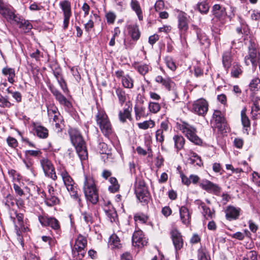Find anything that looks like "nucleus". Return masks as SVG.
I'll list each match as a JSON object with an SVG mask.
<instances>
[{"mask_svg":"<svg viewBox=\"0 0 260 260\" xmlns=\"http://www.w3.org/2000/svg\"><path fill=\"white\" fill-rule=\"evenodd\" d=\"M109 182L111 184L108 189L111 192H115L119 190V185L118 183L117 179L114 177H111L109 179Z\"/></svg>","mask_w":260,"mask_h":260,"instance_id":"ea45409f","label":"nucleus"},{"mask_svg":"<svg viewBox=\"0 0 260 260\" xmlns=\"http://www.w3.org/2000/svg\"><path fill=\"white\" fill-rule=\"evenodd\" d=\"M119 117L120 120L121 122H124L126 119H131V111L128 110V109H125L123 111H120L119 113Z\"/></svg>","mask_w":260,"mask_h":260,"instance_id":"c03bdc74","label":"nucleus"},{"mask_svg":"<svg viewBox=\"0 0 260 260\" xmlns=\"http://www.w3.org/2000/svg\"><path fill=\"white\" fill-rule=\"evenodd\" d=\"M87 223H90L92 222V217L89 213L85 212L82 214L81 217Z\"/></svg>","mask_w":260,"mask_h":260,"instance_id":"69168bd1","label":"nucleus"},{"mask_svg":"<svg viewBox=\"0 0 260 260\" xmlns=\"http://www.w3.org/2000/svg\"><path fill=\"white\" fill-rule=\"evenodd\" d=\"M257 253L255 251H250L246 254V257L249 260H257Z\"/></svg>","mask_w":260,"mask_h":260,"instance_id":"338daca9","label":"nucleus"},{"mask_svg":"<svg viewBox=\"0 0 260 260\" xmlns=\"http://www.w3.org/2000/svg\"><path fill=\"white\" fill-rule=\"evenodd\" d=\"M132 241L133 245L138 247L143 246L147 243L145 238H144L143 233L141 231L134 232Z\"/></svg>","mask_w":260,"mask_h":260,"instance_id":"f3484780","label":"nucleus"},{"mask_svg":"<svg viewBox=\"0 0 260 260\" xmlns=\"http://www.w3.org/2000/svg\"><path fill=\"white\" fill-rule=\"evenodd\" d=\"M245 61L247 65L250 63L255 65L257 62H260V51L257 52L255 49H250L248 55L245 56Z\"/></svg>","mask_w":260,"mask_h":260,"instance_id":"4468645a","label":"nucleus"},{"mask_svg":"<svg viewBox=\"0 0 260 260\" xmlns=\"http://www.w3.org/2000/svg\"><path fill=\"white\" fill-rule=\"evenodd\" d=\"M116 93L118 97L120 104L121 105L123 104L126 100L125 92L120 88H117L116 90Z\"/></svg>","mask_w":260,"mask_h":260,"instance_id":"603ef678","label":"nucleus"},{"mask_svg":"<svg viewBox=\"0 0 260 260\" xmlns=\"http://www.w3.org/2000/svg\"><path fill=\"white\" fill-rule=\"evenodd\" d=\"M98 17V15L96 14H93V16H92L91 15L89 16V19H88V18H87L85 19H80V20L82 23L84 24V27L86 31H89L94 26L93 18H96Z\"/></svg>","mask_w":260,"mask_h":260,"instance_id":"a878e982","label":"nucleus"},{"mask_svg":"<svg viewBox=\"0 0 260 260\" xmlns=\"http://www.w3.org/2000/svg\"><path fill=\"white\" fill-rule=\"evenodd\" d=\"M23 215L21 214H18L16 215L15 219L16 226L18 228H22L23 225Z\"/></svg>","mask_w":260,"mask_h":260,"instance_id":"4d7b16f0","label":"nucleus"},{"mask_svg":"<svg viewBox=\"0 0 260 260\" xmlns=\"http://www.w3.org/2000/svg\"><path fill=\"white\" fill-rule=\"evenodd\" d=\"M39 220L41 224L44 226H50L54 230H57L60 228L58 220L55 218L41 216L39 217Z\"/></svg>","mask_w":260,"mask_h":260,"instance_id":"ddd939ff","label":"nucleus"},{"mask_svg":"<svg viewBox=\"0 0 260 260\" xmlns=\"http://www.w3.org/2000/svg\"><path fill=\"white\" fill-rule=\"evenodd\" d=\"M106 17L108 23L112 24L114 22L116 16L114 13L110 12L106 14Z\"/></svg>","mask_w":260,"mask_h":260,"instance_id":"13d9d810","label":"nucleus"},{"mask_svg":"<svg viewBox=\"0 0 260 260\" xmlns=\"http://www.w3.org/2000/svg\"><path fill=\"white\" fill-rule=\"evenodd\" d=\"M59 5L63 13V28L65 30L69 26L70 19L72 15L71 3L64 0L61 2Z\"/></svg>","mask_w":260,"mask_h":260,"instance_id":"6e6552de","label":"nucleus"},{"mask_svg":"<svg viewBox=\"0 0 260 260\" xmlns=\"http://www.w3.org/2000/svg\"><path fill=\"white\" fill-rule=\"evenodd\" d=\"M96 121L102 132L105 136H108L112 133L111 124L104 111L102 110L98 111L96 115Z\"/></svg>","mask_w":260,"mask_h":260,"instance_id":"7ed1b4c3","label":"nucleus"},{"mask_svg":"<svg viewBox=\"0 0 260 260\" xmlns=\"http://www.w3.org/2000/svg\"><path fill=\"white\" fill-rule=\"evenodd\" d=\"M11 106V104L8 99L0 95V107L9 108Z\"/></svg>","mask_w":260,"mask_h":260,"instance_id":"5fc2aeb1","label":"nucleus"},{"mask_svg":"<svg viewBox=\"0 0 260 260\" xmlns=\"http://www.w3.org/2000/svg\"><path fill=\"white\" fill-rule=\"evenodd\" d=\"M40 162L45 175L54 180H56L57 176L51 162L48 159L44 158L41 160Z\"/></svg>","mask_w":260,"mask_h":260,"instance_id":"1a4fd4ad","label":"nucleus"},{"mask_svg":"<svg viewBox=\"0 0 260 260\" xmlns=\"http://www.w3.org/2000/svg\"><path fill=\"white\" fill-rule=\"evenodd\" d=\"M131 7L133 10L136 13L139 19L140 20H143L142 11L139 3L135 0H133L131 2Z\"/></svg>","mask_w":260,"mask_h":260,"instance_id":"f704fd0d","label":"nucleus"},{"mask_svg":"<svg viewBox=\"0 0 260 260\" xmlns=\"http://www.w3.org/2000/svg\"><path fill=\"white\" fill-rule=\"evenodd\" d=\"M179 127L182 133L191 142L196 145L202 144V140L196 135L197 131L193 126L187 122H182V123L179 124Z\"/></svg>","mask_w":260,"mask_h":260,"instance_id":"20e7f679","label":"nucleus"},{"mask_svg":"<svg viewBox=\"0 0 260 260\" xmlns=\"http://www.w3.org/2000/svg\"><path fill=\"white\" fill-rule=\"evenodd\" d=\"M86 244L87 241L85 237L80 235L77 237L74 245V249L81 255L82 257L84 255V249Z\"/></svg>","mask_w":260,"mask_h":260,"instance_id":"dca6fc26","label":"nucleus"},{"mask_svg":"<svg viewBox=\"0 0 260 260\" xmlns=\"http://www.w3.org/2000/svg\"><path fill=\"white\" fill-rule=\"evenodd\" d=\"M191 28L196 31L197 37L201 44L204 45L208 44L209 41L206 36L204 34L201 33V30L194 25L191 26Z\"/></svg>","mask_w":260,"mask_h":260,"instance_id":"473e14b6","label":"nucleus"},{"mask_svg":"<svg viewBox=\"0 0 260 260\" xmlns=\"http://www.w3.org/2000/svg\"><path fill=\"white\" fill-rule=\"evenodd\" d=\"M249 88L252 91H257L260 88V79L254 77L249 83Z\"/></svg>","mask_w":260,"mask_h":260,"instance_id":"a18cd8bd","label":"nucleus"},{"mask_svg":"<svg viewBox=\"0 0 260 260\" xmlns=\"http://www.w3.org/2000/svg\"><path fill=\"white\" fill-rule=\"evenodd\" d=\"M14 21L19 24V27L26 30H29L32 28V25L28 20H26L20 18L14 14V17L12 19L11 21Z\"/></svg>","mask_w":260,"mask_h":260,"instance_id":"bb28decb","label":"nucleus"},{"mask_svg":"<svg viewBox=\"0 0 260 260\" xmlns=\"http://www.w3.org/2000/svg\"><path fill=\"white\" fill-rule=\"evenodd\" d=\"M41 151L40 149L35 150H28L25 151V154L27 156H31L34 157H37L41 154Z\"/></svg>","mask_w":260,"mask_h":260,"instance_id":"6e6d98bb","label":"nucleus"},{"mask_svg":"<svg viewBox=\"0 0 260 260\" xmlns=\"http://www.w3.org/2000/svg\"><path fill=\"white\" fill-rule=\"evenodd\" d=\"M34 129L37 135L40 138H46L48 136V132L46 128L41 125H34Z\"/></svg>","mask_w":260,"mask_h":260,"instance_id":"cd10ccee","label":"nucleus"},{"mask_svg":"<svg viewBox=\"0 0 260 260\" xmlns=\"http://www.w3.org/2000/svg\"><path fill=\"white\" fill-rule=\"evenodd\" d=\"M243 72L242 67L238 64H235L232 67L231 74L233 77L238 78Z\"/></svg>","mask_w":260,"mask_h":260,"instance_id":"a19ab883","label":"nucleus"},{"mask_svg":"<svg viewBox=\"0 0 260 260\" xmlns=\"http://www.w3.org/2000/svg\"><path fill=\"white\" fill-rule=\"evenodd\" d=\"M138 126L140 129H147L149 128L153 127L155 126V122L152 120H146L138 123Z\"/></svg>","mask_w":260,"mask_h":260,"instance_id":"37998d69","label":"nucleus"},{"mask_svg":"<svg viewBox=\"0 0 260 260\" xmlns=\"http://www.w3.org/2000/svg\"><path fill=\"white\" fill-rule=\"evenodd\" d=\"M155 137L157 141L162 143L164 141V132L161 130L158 129L156 132Z\"/></svg>","mask_w":260,"mask_h":260,"instance_id":"0e129e2a","label":"nucleus"},{"mask_svg":"<svg viewBox=\"0 0 260 260\" xmlns=\"http://www.w3.org/2000/svg\"><path fill=\"white\" fill-rule=\"evenodd\" d=\"M210 8V6L207 1H203L197 5L196 9L202 14H206Z\"/></svg>","mask_w":260,"mask_h":260,"instance_id":"7c9ffc66","label":"nucleus"},{"mask_svg":"<svg viewBox=\"0 0 260 260\" xmlns=\"http://www.w3.org/2000/svg\"><path fill=\"white\" fill-rule=\"evenodd\" d=\"M7 142L8 145L12 148H15L17 146V141L14 138L10 137H8L7 139Z\"/></svg>","mask_w":260,"mask_h":260,"instance_id":"e2e57ef3","label":"nucleus"},{"mask_svg":"<svg viewBox=\"0 0 260 260\" xmlns=\"http://www.w3.org/2000/svg\"><path fill=\"white\" fill-rule=\"evenodd\" d=\"M200 185L203 189L209 192H218L220 190L217 185L208 180L203 181Z\"/></svg>","mask_w":260,"mask_h":260,"instance_id":"b1692460","label":"nucleus"},{"mask_svg":"<svg viewBox=\"0 0 260 260\" xmlns=\"http://www.w3.org/2000/svg\"><path fill=\"white\" fill-rule=\"evenodd\" d=\"M52 93L55 96L56 100L62 105L67 107L71 106V103L59 91L54 89L51 90Z\"/></svg>","mask_w":260,"mask_h":260,"instance_id":"5701e85b","label":"nucleus"},{"mask_svg":"<svg viewBox=\"0 0 260 260\" xmlns=\"http://www.w3.org/2000/svg\"><path fill=\"white\" fill-rule=\"evenodd\" d=\"M148 108L150 112L156 113L160 110V106L158 103L150 102L149 104Z\"/></svg>","mask_w":260,"mask_h":260,"instance_id":"8fccbe9b","label":"nucleus"},{"mask_svg":"<svg viewBox=\"0 0 260 260\" xmlns=\"http://www.w3.org/2000/svg\"><path fill=\"white\" fill-rule=\"evenodd\" d=\"M187 155L190 164L199 166H201L203 165V162L200 157L196 153L192 151H190L188 152Z\"/></svg>","mask_w":260,"mask_h":260,"instance_id":"c85d7f7f","label":"nucleus"},{"mask_svg":"<svg viewBox=\"0 0 260 260\" xmlns=\"http://www.w3.org/2000/svg\"><path fill=\"white\" fill-rule=\"evenodd\" d=\"M178 28L180 31L181 36L185 38V33L188 28V19L186 14L183 12H180L178 16Z\"/></svg>","mask_w":260,"mask_h":260,"instance_id":"9b49d317","label":"nucleus"},{"mask_svg":"<svg viewBox=\"0 0 260 260\" xmlns=\"http://www.w3.org/2000/svg\"><path fill=\"white\" fill-rule=\"evenodd\" d=\"M58 200L55 194H47L45 197V203L48 206H52L58 203Z\"/></svg>","mask_w":260,"mask_h":260,"instance_id":"58836bf2","label":"nucleus"},{"mask_svg":"<svg viewBox=\"0 0 260 260\" xmlns=\"http://www.w3.org/2000/svg\"><path fill=\"white\" fill-rule=\"evenodd\" d=\"M121 82L125 88H132L134 86V80L128 75H125L122 78Z\"/></svg>","mask_w":260,"mask_h":260,"instance_id":"e433bc0d","label":"nucleus"},{"mask_svg":"<svg viewBox=\"0 0 260 260\" xmlns=\"http://www.w3.org/2000/svg\"><path fill=\"white\" fill-rule=\"evenodd\" d=\"M136 193L138 199L141 202L146 203L149 199V192L145 186L142 187H137Z\"/></svg>","mask_w":260,"mask_h":260,"instance_id":"a211bd4d","label":"nucleus"},{"mask_svg":"<svg viewBox=\"0 0 260 260\" xmlns=\"http://www.w3.org/2000/svg\"><path fill=\"white\" fill-rule=\"evenodd\" d=\"M165 6V4L163 1L158 0L157 1L155 4V9L156 11H159L162 9H164Z\"/></svg>","mask_w":260,"mask_h":260,"instance_id":"774afa93","label":"nucleus"},{"mask_svg":"<svg viewBox=\"0 0 260 260\" xmlns=\"http://www.w3.org/2000/svg\"><path fill=\"white\" fill-rule=\"evenodd\" d=\"M192 109L198 115H203L208 111L207 102L204 99H199L193 103Z\"/></svg>","mask_w":260,"mask_h":260,"instance_id":"9d476101","label":"nucleus"},{"mask_svg":"<svg viewBox=\"0 0 260 260\" xmlns=\"http://www.w3.org/2000/svg\"><path fill=\"white\" fill-rule=\"evenodd\" d=\"M0 14L8 21H11L14 17V12L3 0H0Z\"/></svg>","mask_w":260,"mask_h":260,"instance_id":"2eb2a0df","label":"nucleus"},{"mask_svg":"<svg viewBox=\"0 0 260 260\" xmlns=\"http://www.w3.org/2000/svg\"><path fill=\"white\" fill-rule=\"evenodd\" d=\"M180 217L181 220L184 224L188 225L190 223L191 215L188 209L182 206L179 210Z\"/></svg>","mask_w":260,"mask_h":260,"instance_id":"412c9836","label":"nucleus"},{"mask_svg":"<svg viewBox=\"0 0 260 260\" xmlns=\"http://www.w3.org/2000/svg\"><path fill=\"white\" fill-rule=\"evenodd\" d=\"M171 237L176 250L180 249L183 245V240L181 233L177 229L171 231Z\"/></svg>","mask_w":260,"mask_h":260,"instance_id":"f8f14e48","label":"nucleus"},{"mask_svg":"<svg viewBox=\"0 0 260 260\" xmlns=\"http://www.w3.org/2000/svg\"><path fill=\"white\" fill-rule=\"evenodd\" d=\"M156 82L162 84L169 90L174 89L175 84L169 78H164L161 76H158L155 78Z\"/></svg>","mask_w":260,"mask_h":260,"instance_id":"4be33fe9","label":"nucleus"},{"mask_svg":"<svg viewBox=\"0 0 260 260\" xmlns=\"http://www.w3.org/2000/svg\"><path fill=\"white\" fill-rule=\"evenodd\" d=\"M48 115L50 119H51L53 115L58 114L57 108L54 105H50L47 107Z\"/></svg>","mask_w":260,"mask_h":260,"instance_id":"09e8293b","label":"nucleus"},{"mask_svg":"<svg viewBox=\"0 0 260 260\" xmlns=\"http://www.w3.org/2000/svg\"><path fill=\"white\" fill-rule=\"evenodd\" d=\"M198 256L199 260H210L209 255L203 250L199 251Z\"/></svg>","mask_w":260,"mask_h":260,"instance_id":"052dcab7","label":"nucleus"},{"mask_svg":"<svg viewBox=\"0 0 260 260\" xmlns=\"http://www.w3.org/2000/svg\"><path fill=\"white\" fill-rule=\"evenodd\" d=\"M134 219L136 222L140 223H145L147 219V216L141 213H137L134 216Z\"/></svg>","mask_w":260,"mask_h":260,"instance_id":"3c124183","label":"nucleus"},{"mask_svg":"<svg viewBox=\"0 0 260 260\" xmlns=\"http://www.w3.org/2000/svg\"><path fill=\"white\" fill-rule=\"evenodd\" d=\"M81 9L83 12V18H82L81 19L87 18L89 13V6L87 4L84 3L81 8Z\"/></svg>","mask_w":260,"mask_h":260,"instance_id":"bf43d9fd","label":"nucleus"},{"mask_svg":"<svg viewBox=\"0 0 260 260\" xmlns=\"http://www.w3.org/2000/svg\"><path fill=\"white\" fill-rule=\"evenodd\" d=\"M83 190L86 199L92 204H96L99 199L98 190L94 181L91 177L85 178Z\"/></svg>","mask_w":260,"mask_h":260,"instance_id":"f03ea898","label":"nucleus"},{"mask_svg":"<svg viewBox=\"0 0 260 260\" xmlns=\"http://www.w3.org/2000/svg\"><path fill=\"white\" fill-rule=\"evenodd\" d=\"M2 73L4 75L8 76V80L10 83H13L14 82L15 73L13 69L5 68L2 70Z\"/></svg>","mask_w":260,"mask_h":260,"instance_id":"2f4dec72","label":"nucleus"},{"mask_svg":"<svg viewBox=\"0 0 260 260\" xmlns=\"http://www.w3.org/2000/svg\"><path fill=\"white\" fill-rule=\"evenodd\" d=\"M211 124L213 127L216 128L218 131L223 132L227 127L226 123L223 114L218 110H215L213 115Z\"/></svg>","mask_w":260,"mask_h":260,"instance_id":"0eeeda50","label":"nucleus"},{"mask_svg":"<svg viewBox=\"0 0 260 260\" xmlns=\"http://www.w3.org/2000/svg\"><path fill=\"white\" fill-rule=\"evenodd\" d=\"M70 135L72 143L75 146L81 160H85L87 158L88 154L85 142L80 133L76 129H71L70 131Z\"/></svg>","mask_w":260,"mask_h":260,"instance_id":"f257e3e1","label":"nucleus"},{"mask_svg":"<svg viewBox=\"0 0 260 260\" xmlns=\"http://www.w3.org/2000/svg\"><path fill=\"white\" fill-rule=\"evenodd\" d=\"M232 62V56L230 51L224 52L222 55V63L225 68L229 69Z\"/></svg>","mask_w":260,"mask_h":260,"instance_id":"72a5a7b5","label":"nucleus"},{"mask_svg":"<svg viewBox=\"0 0 260 260\" xmlns=\"http://www.w3.org/2000/svg\"><path fill=\"white\" fill-rule=\"evenodd\" d=\"M136 119L139 120L141 118H146L148 115V113L146 108L141 104H136L134 107Z\"/></svg>","mask_w":260,"mask_h":260,"instance_id":"aec40b11","label":"nucleus"},{"mask_svg":"<svg viewBox=\"0 0 260 260\" xmlns=\"http://www.w3.org/2000/svg\"><path fill=\"white\" fill-rule=\"evenodd\" d=\"M212 12L213 15L218 18H220L226 14L225 9L219 5L216 4L213 6Z\"/></svg>","mask_w":260,"mask_h":260,"instance_id":"c756f323","label":"nucleus"},{"mask_svg":"<svg viewBox=\"0 0 260 260\" xmlns=\"http://www.w3.org/2000/svg\"><path fill=\"white\" fill-rule=\"evenodd\" d=\"M137 69L139 73L142 75L147 74L149 70V68L147 64L139 65L137 67Z\"/></svg>","mask_w":260,"mask_h":260,"instance_id":"864d4df0","label":"nucleus"},{"mask_svg":"<svg viewBox=\"0 0 260 260\" xmlns=\"http://www.w3.org/2000/svg\"><path fill=\"white\" fill-rule=\"evenodd\" d=\"M173 140L175 142V145L177 149H181L183 148L185 140L183 137L181 136L175 135L173 137Z\"/></svg>","mask_w":260,"mask_h":260,"instance_id":"79ce46f5","label":"nucleus"},{"mask_svg":"<svg viewBox=\"0 0 260 260\" xmlns=\"http://www.w3.org/2000/svg\"><path fill=\"white\" fill-rule=\"evenodd\" d=\"M251 113L253 118H257L258 115L260 114V108L257 101L253 102Z\"/></svg>","mask_w":260,"mask_h":260,"instance_id":"de8ad7c7","label":"nucleus"},{"mask_svg":"<svg viewBox=\"0 0 260 260\" xmlns=\"http://www.w3.org/2000/svg\"><path fill=\"white\" fill-rule=\"evenodd\" d=\"M166 62L167 66L170 70L172 71H175L176 69V64L172 58H167L166 59Z\"/></svg>","mask_w":260,"mask_h":260,"instance_id":"680f3d73","label":"nucleus"},{"mask_svg":"<svg viewBox=\"0 0 260 260\" xmlns=\"http://www.w3.org/2000/svg\"><path fill=\"white\" fill-rule=\"evenodd\" d=\"M240 212V209L234 206H228L225 210L226 218L228 220L236 219L238 218Z\"/></svg>","mask_w":260,"mask_h":260,"instance_id":"6ab92c4d","label":"nucleus"},{"mask_svg":"<svg viewBox=\"0 0 260 260\" xmlns=\"http://www.w3.org/2000/svg\"><path fill=\"white\" fill-rule=\"evenodd\" d=\"M109 244L113 246V247L118 248L120 245L119 238L115 234L112 235L110 238Z\"/></svg>","mask_w":260,"mask_h":260,"instance_id":"49530a36","label":"nucleus"},{"mask_svg":"<svg viewBox=\"0 0 260 260\" xmlns=\"http://www.w3.org/2000/svg\"><path fill=\"white\" fill-rule=\"evenodd\" d=\"M60 176H61L64 184L71 196L76 199L79 204H80L81 199L78 197L77 192V188L73 179L65 170L60 172Z\"/></svg>","mask_w":260,"mask_h":260,"instance_id":"423d86ee","label":"nucleus"},{"mask_svg":"<svg viewBox=\"0 0 260 260\" xmlns=\"http://www.w3.org/2000/svg\"><path fill=\"white\" fill-rule=\"evenodd\" d=\"M247 109L246 107H244L241 112V121L243 126L246 128L249 127L250 125V120L248 117L246 115Z\"/></svg>","mask_w":260,"mask_h":260,"instance_id":"4c0bfd02","label":"nucleus"},{"mask_svg":"<svg viewBox=\"0 0 260 260\" xmlns=\"http://www.w3.org/2000/svg\"><path fill=\"white\" fill-rule=\"evenodd\" d=\"M197 204H200L203 210V214L205 218L208 217L212 218L214 215V211H212L210 209L205 205L204 203L201 202L200 201H197Z\"/></svg>","mask_w":260,"mask_h":260,"instance_id":"c9c22d12","label":"nucleus"},{"mask_svg":"<svg viewBox=\"0 0 260 260\" xmlns=\"http://www.w3.org/2000/svg\"><path fill=\"white\" fill-rule=\"evenodd\" d=\"M179 127L182 133L191 142L196 145L202 144V140L196 135L197 131L193 126L187 122H182V123L179 124Z\"/></svg>","mask_w":260,"mask_h":260,"instance_id":"39448f33","label":"nucleus"},{"mask_svg":"<svg viewBox=\"0 0 260 260\" xmlns=\"http://www.w3.org/2000/svg\"><path fill=\"white\" fill-rule=\"evenodd\" d=\"M128 34L134 40H138L140 37V32L137 24H129L127 26Z\"/></svg>","mask_w":260,"mask_h":260,"instance_id":"393cba45","label":"nucleus"}]
</instances>
